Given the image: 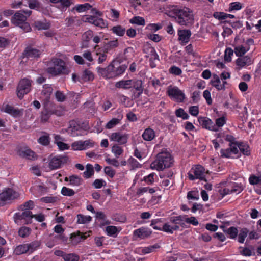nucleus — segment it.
<instances>
[{
	"label": "nucleus",
	"instance_id": "a211bd4d",
	"mask_svg": "<svg viewBox=\"0 0 261 261\" xmlns=\"http://www.w3.org/2000/svg\"><path fill=\"white\" fill-rule=\"evenodd\" d=\"M110 138L111 140L117 142L120 145H124L127 142L128 135L122 134L120 132L113 133Z\"/></svg>",
	"mask_w": 261,
	"mask_h": 261
},
{
	"label": "nucleus",
	"instance_id": "3c124183",
	"mask_svg": "<svg viewBox=\"0 0 261 261\" xmlns=\"http://www.w3.org/2000/svg\"><path fill=\"white\" fill-rule=\"evenodd\" d=\"M72 148L74 150H85L84 147L83 141L80 140L75 141L71 144Z\"/></svg>",
	"mask_w": 261,
	"mask_h": 261
},
{
	"label": "nucleus",
	"instance_id": "4c0bfd02",
	"mask_svg": "<svg viewBox=\"0 0 261 261\" xmlns=\"http://www.w3.org/2000/svg\"><path fill=\"white\" fill-rule=\"evenodd\" d=\"M77 222L78 224H86L92 221V217L90 216H85L83 214L77 215Z\"/></svg>",
	"mask_w": 261,
	"mask_h": 261
},
{
	"label": "nucleus",
	"instance_id": "774afa93",
	"mask_svg": "<svg viewBox=\"0 0 261 261\" xmlns=\"http://www.w3.org/2000/svg\"><path fill=\"white\" fill-rule=\"evenodd\" d=\"M104 172L107 175L111 178H113L116 173L115 170L110 166H107L105 167Z\"/></svg>",
	"mask_w": 261,
	"mask_h": 261
},
{
	"label": "nucleus",
	"instance_id": "6ab92c4d",
	"mask_svg": "<svg viewBox=\"0 0 261 261\" xmlns=\"http://www.w3.org/2000/svg\"><path fill=\"white\" fill-rule=\"evenodd\" d=\"M2 111L9 114L14 118L19 117L22 115V112L20 110L15 109L13 106L9 104H3Z\"/></svg>",
	"mask_w": 261,
	"mask_h": 261
},
{
	"label": "nucleus",
	"instance_id": "4468645a",
	"mask_svg": "<svg viewBox=\"0 0 261 261\" xmlns=\"http://www.w3.org/2000/svg\"><path fill=\"white\" fill-rule=\"evenodd\" d=\"M18 154L19 156L29 160H35L37 159L36 153L28 147L19 149Z\"/></svg>",
	"mask_w": 261,
	"mask_h": 261
},
{
	"label": "nucleus",
	"instance_id": "f257e3e1",
	"mask_svg": "<svg viewBox=\"0 0 261 261\" xmlns=\"http://www.w3.org/2000/svg\"><path fill=\"white\" fill-rule=\"evenodd\" d=\"M127 68L125 64H121L117 61L113 60L106 68L97 67V72L106 79H114L122 75Z\"/></svg>",
	"mask_w": 261,
	"mask_h": 261
},
{
	"label": "nucleus",
	"instance_id": "5fc2aeb1",
	"mask_svg": "<svg viewBox=\"0 0 261 261\" xmlns=\"http://www.w3.org/2000/svg\"><path fill=\"white\" fill-rule=\"evenodd\" d=\"M61 194L65 196H72L75 194L74 191L66 187H62L61 191Z\"/></svg>",
	"mask_w": 261,
	"mask_h": 261
},
{
	"label": "nucleus",
	"instance_id": "aec40b11",
	"mask_svg": "<svg viewBox=\"0 0 261 261\" xmlns=\"http://www.w3.org/2000/svg\"><path fill=\"white\" fill-rule=\"evenodd\" d=\"M41 54L40 50L34 48L31 46H28L25 48L23 55L24 57L30 59L38 58Z\"/></svg>",
	"mask_w": 261,
	"mask_h": 261
},
{
	"label": "nucleus",
	"instance_id": "6e6552de",
	"mask_svg": "<svg viewBox=\"0 0 261 261\" xmlns=\"http://www.w3.org/2000/svg\"><path fill=\"white\" fill-rule=\"evenodd\" d=\"M221 156L227 158H237L240 155L238 150V144L232 143L228 148L225 149H221Z\"/></svg>",
	"mask_w": 261,
	"mask_h": 261
},
{
	"label": "nucleus",
	"instance_id": "cd10ccee",
	"mask_svg": "<svg viewBox=\"0 0 261 261\" xmlns=\"http://www.w3.org/2000/svg\"><path fill=\"white\" fill-rule=\"evenodd\" d=\"M142 138L146 141H151L153 140L155 137L154 130L150 128L145 129L142 135Z\"/></svg>",
	"mask_w": 261,
	"mask_h": 261
},
{
	"label": "nucleus",
	"instance_id": "72a5a7b5",
	"mask_svg": "<svg viewBox=\"0 0 261 261\" xmlns=\"http://www.w3.org/2000/svg\"><path fill=\"white\" fill-rule=\"evenodd\" d=\"M28 254H31L35 251L37 250L39 248L40 244L39 242L35 241L31 242L30 243H26Z\"/></svg>",
	"mask_w": 261,
	"mask_h": 261
},
{
	"label": "nucleus",
	"instance_id": "4d7b16f0",
	"mask_svg": "<svg viewBox=\"0 0 261 261\" xmlns=\"http://www.w3.org/2000/svg\"><path fill=\"white\" fill-rule=\"evenodd\" d=\"M42 93L46 96V97H49L53 92V88L48 84L43 85Z\"/></svg>",
	"mask_w": 261,
	"mask_h": 261
},
{
	"label": "nucleus",
	"instance_id": "6e6d98bb",
	"mask_svg": "<svg viewBox=\"0 0 261 261\" xmlns=\"http://www.w3.org/2000/svg\"><path fill=\"white\" fill-rule=\"evenodd\" d=\"M38 142L41 145L47 146L50 142L49 137L47 135L41 136L38 139Z\"/></svg>",
	"mask_w": 261,
	"mask_h": 261
},
{
	"label": "nucleus",
	"instance_id": "c756f323",
	"mask_svg": "<svg viewBox=\"0 0 261 261\" xmlns=\"http://www.w3.org/2000/svg\"><path fill=\"white\" fill-rule=\"evenodd\" d=\"M132 80H121L116 82L115 86L118 88L129 89L132 88Z\"/></svg>",
	"mask_w": 261,
	"mask_h": 261
},
{
	"label": "nucleus",
	"instance_id": "f8f14e48",
	"mask_svg": "<svg viewBox=\"0 0 261 261\" xmlns=\"http://www.w3.org/2000/svg\"><path fill=\"white\" fill-rule=\"evenodd\" d=\"M84 21L92 24L101 29L106 28L108 25L107 22L102 18L94 15H86Z\"/></svg>",
	"mask_w": 261,
	"mask_h": 261
},
{
	"label": "nucleus",
	"instance_id": "7c9ffc66",
	"mask_svg": "<svg viewBox=\"0 0 261 261\" xmlns=\"http://www.w3.org/2000/svg\"><path fill=\"white\" fill-rule=\"evenodd\" d=\"M27 253L28 254L26 244H20L16 246L13 251V254L18 256Z\"/></svg>",
	"mask_w": 261,
	"mask_h": 261
},
{
	"label": "nucleus",
	"instance_id": "bb28decb",
	"mask_svg": "<svg viewBox=\"0 0 261 261\" xmlns=\"http://www.w3.org/2000/svg\"><path fill=\"white\" fill-rule=\"evenodd\" d=\"M65 181H69V185L72 186H79L82 185L83 179L77 175H72L69 177H66Z\"/></svg>",
	"mask_w": 261,
	"mask_h": 261
},
{
	"label": "nucleus",
	"instance_id": "79ce46f5",
	"mask_svg": "<svg viewBox=\"0 0 261 261\" xmlns=\"http://www.w3.org/2000/svg\"><path fill=\"white\" fill-rule=\"evenodd\" d=\"M92 7V6L89 3L84 4H79L75 6L74 9L79 13L84 12Z\"/></svg>",
	"mask_w": 261,
	"mask_h": 261
},
{
	"label": "nucleus",
	"instance_id": "f03ea898",
	"mask_svg": "<svg viewBox=\"0 0 261 261\" xmlns=\"http://www.w3.org/2000/svg\"><path fill=\"white\" fill-rule=\"evenodd\" d=\"M173 159L171 154L167 152H161L158 154L156 159L150 164L151 168L158 171L170 167Z\"/></svg>",
	"mask_w": 261,
	"mask_h": 261
},
{
	"label": "nucleus",
	"instance_id": "58836bf2",
	"mask_svg": "<svg viewBox=\"0 0 261 261\" xmlns=\"http://www.w3.org/2000/svg\"><path fill=\"white\" fill-rule=\"evenodd\" d=\"M238 150L241 152L244 155H248L250 153V149L248 144L244 143L238 144Z\"/></svg>",
	"mask_w": 261,
	"mask_h": 261
},
{
	"label": "nucleus",
	"instance_id": "0eeeda50",
	"mask_svg": "<svg viewBox=\"0 0 261 261\" xmlns=\"http://www.w3.org/2000/svg\"><path fill=\"white\" fill-rule=\"evenodd\" d=\"M68 158L65 155H56L49 160V167L51 170H56L61 168L62 165L66 164Z\"/></svg>",
	"mask_w": 261,
	"mask_h": 261
},
{
	"label": "nucleus",
	"instance_id": "c03bdc74",
	"mask_svg": "<svg viewBox=\"0 0 261 261\" xmlns=\"http://www.w3.org/2000/svg\"><path fill=\"white\" fill-rule=\"evenodd\" d=\"M248 233V230L247 228H242L238 234V242L240 243H243Z\"/></svg>",
	"mask_w": 261,
	"mask_h": 261
},
{
	"label": "nucleus",
	"instance_id": "dca6fc26",
	"mask_svg": "<svg viewBox=\"0 0 261 261\" xmlns=\"http://www.w3.org/2000/svg\"><path fill=\"white\" fill-rule=\"evenodd\" d=\"M243 189V187L241 184L233 183L231 188H225L221 191L220 193L223 196L230 194L237 195L241 192Z\"/></svg>",
	"mask_w": 261,
	"mask_h": 261
},
{
	"label": "nucleus",
	"instance_id": "69168bd1",
	"mask_svg": "<svg viewBox=\"0 0 261 261\" xmlns=\"http://www.w3.org/2000/svg\"><path fill=\"white\" fill-rule=\"evenodd\" d=\"M156 177L157 176L155 173H151L148 175L144 176V180L148 184H151L154 182V177Z\"/></svg>",
	"mask_w": 261,
	"mask_h": 261
},
{
	"label": "nucleus",
	"instance_id": "b1692460",
	"mask_svg": "<svg viewBox=\"0 0 261 261\" xmlns=\"http://www.w3.org/2000/svg\"><path fill=\"white\" fill-rule=\"evenodd\" d=\"M167 92L171 99L177 101L179 100V89L177 87L171 85L168 86Z\"/></svg>",
	"mask_w": 261,
	"mask_h": 261
},
{
	"label": "nucleus",
	"instance_id": "0e129e2a",
	"mask_svg": "<svg viewBox=\"0 0 261 261\" xmlns=\"http://www.w3.org/2000/svg\"><path fill=\"white\" fill-rule=\"evenodd\" d=\"M120 122V119L118 118H113L110 120L106 124V128L111 129L115 126Z\"/></svg>",
	"mask_w": 261,
	"mask_h": 261
},
{
	"label": "nucleus",
	"instance_id": "680f3d73",
	"mask_svg": "<svg viewBox=\"0 0 261 261\" xmlns=\"http://www.w3.org/2000/svg\"><path fill=\"white\" fill-rule=\"evenodd\" d=\"M199 193L197 190L189 191L187 195L188 199L192 200H198L199 197Z\"/></svg>",
	"mask_w": 261,
	"mask_h": 261
},
{
	"label": "nucleus",
	"instance_id": "4be33fe9",
	"mask_svg": "<svg viewBox=\"0 0 261 261\" xmlns=\"http://www.w3.org/2000/svg\"><path fill=\"white\" fill-rule=\"evenodd\" d=\"M236 65L239 69L245 66L250 65L253 63L251 57L248 55L241 56L238 58L236 61Z\"/></svg>",
	"mask_w": 261,
	"mask_h": 261
},
{
	"label": "nucleus",
	"instance_id": "ddd939ff",
	"mask_svg": "<svg viewBox=\"0 0 261 261\" xmlns=\"http://www.w3.org/2000/svg\"><path fill=\"white\" fill-rule=\"evenodd\" d=\"M152 231L150 229L145 227H141L134 230L133 238L134 240H137L138 239H145L149 237Z\"/></svg>",
	"mask_w": 261,
	"mask_h": 261
},
{
	"label": "nucleus",
	"instance_id": "a878e982",
	"mask_svg": "<svg viewBox=\"0 0 261 261\" xmlns=\"http://www.w3.org/2000/svg\"><path fill=\"white\" fill-rule=\"evenodd\" d=\"M94 78L93 73L89 69H85L80 76L79 82L83 83L84 82L93 81Z\"/></svg>",
	"mask_w": 261,
	"mask_h": 261
},
{
	"label": "nucleus",
	"instance_id": "c9c22d12",
	"mask_svg": "<svg viewBox=\"0 0 261 261\" xmlns=\"http://www.w3.org/2000/svg\"><path fill=\"white\" fill-rule=\"evenodd\" d=\"M106 232L108 236L115 237L119 232V230L116 226L110 225L106 227Z\"/></svg>",
	"mask_w": 261,
	"mask_h": 261
},
{
	"label": "nucleus",
	"instance_id": "37998d69",
	"mask_svg": "<svg viewBox=\"0 0 261 261\" xmlns=\"http://www.w3.org/2000/svg\"><path fill=\"white\" fill-rule=\"evenodd\" d=\"M178 228V226L174 225L173 226H171L168 223H164L161 227V229L160 230L165 231L167 233H172L174 230H176Z\"/></svg>",
	"mask_w": 261,
	"mask_h": 261
},
{
	"label": "nucleus",
	"instance_id": "603ef678",
	"mask_svg": "<svg viewBox=\"0 0 261 261\" xmlns=\"http://www.w3.org/2000/svg\"><path fill=\"white\" fill-rule=\"evenodd\" d=\"M249 182L251 185H253L254 187H255L261 182V175L257 176L252 175L249 178Z\"/></svg>",
	"mask_w": 261,
	"mask_h": 261
},
{
	"label": "nucleus",
	"instance_id": "f3484780",
	"mask_svg": "<svg viewBox=\"0 0 261 261\" xmlns=\"http://www.w3.org/2000/svg\"><path fill=\"white\" fill-rule=\"evenodd\" d=\"M198 121L203 128L215 132L218 131L217 127L208 118L200 117L198 118Z\"/></svg>",
	"mask_w": 261,
	"mask_h": 261
},
{
	"label": "nucleus",
	"instance_id": "2f4dec72",
	"mask_svg": "<svg viewBox=\"0 0 261 261\" xmlns=\"http://www.w3.org/2000/svg\"><path fill=\"white\" fill-rule=\"evenodd\" d=\"M34 26L38 30H47L50 27V23L47 22L46 20L44 21H36L34 22Z\"/></svg>",
	"mask_w": 261,
	"mask_h": 261
},
{
	"label": "nucleus",
	"instance_id": "9d476101",
	"mask_svg": "<svg viewBox=\"0 0 261 261\" xmlns=\"http://www.w3.org/2000/svg\"><path fill=\"white\" fill-rule=\"evenodd\" d=\"M206 173L207 172L205 171V170L202 166L197 165L192 168L189 173V177L191 180H194L196 178L204 179Z\"/></svg>",
	"mask_w": 261,
	"mask_h": 261
},
{
	"label": "nucleus",
	"instance_id": "2eb2a0df",
	"mask_svg": "<svg viewBox=\"0 0 261 261\" xmlns=\"http://www.w3.org/2000/svg\"><path fill=\"white\" fill-rule=\"evenodd\" d=\"M22 213H16L14 215L15 221L17 220H24L25 224H30L32 223V219L33 218V214L30 211H23Z\"/></svg>",
	"mask_w": 261,
	"mask_h": 261
},
{
	"label": "nucleus",
	"instance_id": "bf43d9fd",
	"mask_svg": "<svg viewBox=\"0 0 261 261\" xmlns=\"http://www.w3.org/2000/svg\"><path fill=\"white\" fill-rule=\"evenodd\" d=\"M30 233V229L27 227H21L18 231V234L22 238H25Z\"/></svg>",
	"mask_w": 261,
	"mask_h": 261
},
{
	"label": "nucleus",
	"instance_id": "09e8293b",
	"mask_svg": "<svg viewBox=\"0 0 261 261\" xmlns=\"http://www.w3.org/2000/svg\"><path fill=\"white\" fill-rule=\"evenodd\" d=\"M112 152L114 154L116 158L121 155L123 152V149L117 144L113 145L112 147Z\"/></svg>",
	"mask_w": 261,
	"mask_h": 261
},
{
	"label": "nucleus",
	"instance_id": "49530a36",
	"mask_svg": "<svg viewBox=\"0 0 261 261\" xmlns=\"http://www.w3.org/2000/svg\"><path fill=\"white\" fill-rule=\"evenodd\" d=\"M182 221H185L187 223L192 224L194 226H197L198 224V221L194 217H183L182 218L180 217V225Z\"/></svg>",
	"mask_w": 261,
	"mask_h": 261
},
{
	"label": "nucleus",
	"instance_id": "de8ad7c7",
	"mask_svg": "<svg viewBox=\"0 0 261 261\" xmlns=\"http://www.w3.org/2000/svg\"><path fill=\"white\" fill-rule=\"evenodd\" d=\"M34 203L32 200H29L20 206V210L21 211H30L33 209Z\"/></svg>",
	"mask_w": 261,
	"mask_h": 261
},
{
	"label": "nucleus",
	"instance_id": "864d4df0",
	"mask_svg": "<svg viewBox=\"0 0 261 261\" xmlns=\"http://www.w3.org/2000/svg\"><path fill=\"white\" fill-rule=\"evenodd\" d=\"M64 255L65 261H79L80 260L79 256L75 253H66Z\"/></svg>",
	"mask_w": 261,
	"mask_h": 261
},
{
	"label": "nucleus",
	"instance_id": "e433bc0d",
	"mask_svg": "<svg viewBox=\"0 0 261 261\" xmlns=\"http://www.w3.org/2000/svg\"><path fill=\"white\" fill-rule=\"evenodd\" d=\"M164 219L159 218L152 219L151 221L150 226H151L155 230H160L161 227L164 224Z\"/></svg>",
	"mask_w": 261,
	"mask_h": 261
},
{
	"label": "nucleus",
	"instance_id": "a19ab883",
	"mask_svg": "<svg viewBox=\"0 0 261 261\" xmlns=\"http://www.w3.org/2000/svg\"><path fill=\"white\" fill-rule=\"evenodd\" d=\"M111 31L114 34L119 36H123L125 32V28L120 25L113 27L111 29Z\"/></svg>",
	"mask_w": 261,
	"mask_h": 261
},
{
	"label": "nucleus",
	"instance_id": "423d86ee",
	"mask_svg": "<svg viewBox=\"0 0 261 261\" xmlns=\"http://www.w3.org/2000/svg\"><path fill=\"white\" fill-rule=\"evenodd\" d=\"M19 196V193L12 188H5L0 193V206H3L6 201L16 199Z\"/></svg>",
	"mask_w": 261,
	"mask_h": 261
},
{
	"label": "nucleus",
	"instance_id": "f704fd0d",
	"mask_svg": "<svg viewBox=\"0 0 261 261\" xmlns=\"http://www.w3.org/2000/svg\"><path fill=\"white\" fill-rule=\"evenodd\" d=\"M53 112L51 110L48 109L46 108H44L41 113V121L44 123L47 122L49 120Z\"/></svg>",
	"mask_w": 261,
	"mask_h": 261
},
{
	"label": "nucleus",
	"instance_id": "393cba45",
	"mask_svg": "<svg viewBox=\"0 0 261 261\" xmlns=\"http://www.w3.org/2000/svg\"><path fill=\"white\" fill-rule=\"evenodd\" d=\"M132 88L136 91V97L138 98L142 94L144 90L143 82L141 80L132 79Z\"/></svg>",
	"mask_w": 261,
	"mask_h": 261
},
{
	"label": "nucleus",
	"instance_id": "412c9836",
	"mask_svg": "<svg viewBox=\"0 0 261 261\" xmlns=\"http://www.w3.org/2000/svg\"><path fill=\"white\" fill-rule=\"evenodd\" d=\"M67 131L71 136L76 137L82 135L81 132L82 129L80 125L75 121H71Z\"/></svg>",
	"mask_w": 261,
	"mask_h": 261
},
{
	"label": "nucleus",
	"instance_id": "7ed1b4c3",
	"mask_svg": "<svg viewBox=\"0 0 261 261\" xmlns=\"http://www.w3.org/2000/svg\"><path fill=\"white\" fill-rule=\"evenodd\" d=\"M53 67H48L46 71L47 73L53 76L61 74H67L68 71L66 66L65 62L62 59L56 58L53 60Z\"/></svg>",
	"mask_w": 261,
	"mask_h": 261
},
{
	"label": "nucleus",
	"instance_id": "e2e57ef3",
	"mask_svg": "<svg viewBox=\"0 0 261 261\" xmlns=\"http://www.w3.org/2000/svg\"><path fill=\"white\" fill-rule=\"evenodd\" d=\"M28 5L32 9L38 10L40 7V3L37 0H29Z\"/></svg>",
	"mask_w": 261,
	"mask_h": 261
},
{
	"label": "nucleus",
	"instance_id": "052dcab7",
	"mask_svg": "<svg viewBox=\"0 0 261 261\" xmlns=\"http://www.w3.org/2000/svg\"><path fill=\"white\" fill-rule=\"evenodd\" d=\"M234 51L231 48H227L225 51V60L227 62L231 61L232 56L233 55Z\"/></svg>",
	"mask_w": 261,
	"mask_h": 261
},
{
	"label": "nucleus",
	"instance_id": "39448f33",
	"mask_svg": "<svg viewBox=\"0 0 261 261\" xmlns=\"http://www.w3.org/2000/svg\"><path fill=\"white\" fill-rule=\"evenodd\" d=\"M27 16L21 12H16L11 19V22L14 25L20 27L24 32L30 31L31 28L29 23L27 21Z\"/></svg>",
	"mask_w": 261,
	"mask_h": 261
},
{
	"label": "nucleus",
	"instance_id": "338daca9",
	"mask_svg": "<svg viewBox=\"0 0 261 261\" xmlns=\"http://www.w3.org/2000/svg\"><path fill=\"white\" fill-rule=\"evenodd\" d=\"M242 8L241 4L239 2H233L230 4L229 11L231 12L233 10H239Z\"/></svg>",
	"mask_w": 261,
	"mask_h": 261
},
{
	"label": "nucleus",
	"instance_id": "ea45409f",
	"mask_svg": "<svg viewBox=\"0 0 261 261\" xmlns=\"http://www.w3.org/2000/svg\"><path fill=\"white\" fill-rule=\"evenodd\" d=\"M94 173L93 166L92 165L88 164L86 166V170L83 172V177L88 179L90 178Z\"/></svg>",
	"mask_w": 261,
	"mask_h": 261
},
{
	"label": "nucleus",
	"instance_id": "5701e85b",
	"mask_svg": "<svg viewBox=\"0 0 261 261\" xmlns=\"http://www.w3.org/2000/svg\"><path fill=\"white\" fill-rule=\"evenodd\" d=\"M93 32L89 30L85 32L82 36V48H88L89 42L93 37Z\"/></svg>",
	"mask_w": 261,
	"mask_h": 261
},
{
	"label": "nucleus",
	"instance_id": "20e7f679",
	"mask_svg": "<svg viewBox=\"0 0 261 261\" xmlns=\"http://www.w3.org/2000/svg\"><path fill=\"white\" fill-rule=\"evenodd\" d=\"M32 83V81L27 78H23L20 80L16 89L17 95L19 99H22L24 95L31 91Z\"/></svg>",
	"mask_w": 261,
	"mask_h": 261
},
{
	"label": "nucleus",
	"instance_id": "13d9d810",
	"mask_svg": "<svg viewBox=\"0 0 261 261\" xmlns=\"http://www.w3.org/2000/svg\"><path fill=\"white\" fill-rule=\"evenodd\" d=\"M58 200V198L56 196H45L41 198V201L46 203H54Z\"/></svg>",
	"mask_w": 261,
	"mask_h": 261
},
{
	"label": "nucleus",
	"instance_id": "1a4fd4ad",
	"mask_svg": "<svg viewBox=\"0 0 261 261\" xmlns=\"http://www.w3.org/2000/svg\"><path fill=\"white\" fill-rule=\"evenodd\" d=\"M254 40L251 38L246 40L243 44L237 45L234 47V51L237 57H241L245 55L250 49V46L254 44Z\"/></svg>",
	"mask_w": 261,
	"mask_h": 261
},
{
	"label": "nucleus",
	"instance_id": "8fccbe9b",
	"mask_svg": "<svg viewBox=\"0 0 261 261\" xmlns=\"http://www.w3.org/2000/svg\"><path fill=\"white\" fill-rule=\"evenodd\" d=\"M160 247V245L158 244H155L153 245H150L146 247H144L142 249V252L144 254H148L153 252L155 251L156 249Z\"/></svg>",
	"mask_w": 261,
	"mask_h": 261
},
{
	"label": "nucleus",
	"instance_id": "473e14b6",
	"mask_svg": "<svg viewBox=\"0 0 261 261\" xmlns=\"http://www.w3.org/2000/svg\"><path fill=\"white\" fill-rule=\"evenodd\" d=\"M220 228H221L229 236V237L231 239H235L237 237L238 231L237 228L234 227H230L227 229H225V227L224 226H220Z\"/></svg>",
	"mask_w": 261,
	"mask_h": 261
},
{
	"label": "nucleus",
	"instance_id": "c85d7f7f",
	"mask_svg": "<svg viewBox=\"0 0 261 261\" xmlns=\"http://www.w3.org/2000/svg\"><path fill=\"white\" fill-rule=\"evenodd\" d=\"M191 36L190 30H180V44H185L188 43Z\"/></svg>",
	"mask_w": 261,
	"mask_h": 261
},
{
	"label": "nucleus",
	"instance_id": "9b49d317",
	"mask_svg": "<svg viewBox=\"0 0 261 261\" xmlns=\"http://www.w3.org/2000/svg\"><path fill=\"white\" fill-rule=\"evenodd\" d=\"M194 21L192 11L188 8L180 10V25L191 24Z\"/></svg>",
	"mask_w": 261,
	"mask_h": 261
},
{
	"label": "nucleus",
	"instance_id": "a18cd8bd",
	"mask_svg": "<svg viewBox=\"0 0 261 261\" xmlns=\"http://www.w3.org/2000/svg\"><path fill=\"white\" fill-rule=\"evenodd\" d=\"M129 22L132 24H135L139 25H145V19L140 16H135L130 19Z\"/></svg>",
	"mask_w": 261,
	"mask_h": 261
}]
</instances>
